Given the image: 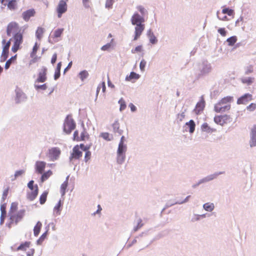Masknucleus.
Wrapping results in <instances>:
<instances>
[{
	"label": "nucleus",
	"instance_id": "1a4fd4ad",
	"mask_svg": "<svg viewBox=\"0 0 256 256\" xmlns=\"http://www.w3.org/2000/svg\"><path fill=\"white\" fill-rule=\"evenodd\" d=\"M206 105V102L204 98L201 97V99L197 102L195 108L194 110V112L196 114L198 115L204 110Z\"/></svg>",
	"mask_w": 256,
	"mask_h": 256
},
{
	"label": "nucleus",
	"instance_id": "37998d69",
	"mask_svg": "<svg viewBox=\"0 0 256 256\" xmlns=\"http://www.w3.org/2000/svg\"><path fill=\"white\" fill-rule=\"evenodd\" d=\"M127 150V146L126 144H118L116 153H126Z\"/></svg>",
	"mask_w": 256,
	"mask_h": 256
},
{
	"label": "nucleus",
	"instance_id": "e2e57ef3",
	"mask_svg": "<svg viewBox=\"0 0 256 256\" xmlns=\"http://www.w3.org/2000/svg\"><path fill=\"white\" fill-rule=\"evenodd\" d=\"M218 32L222 36H225L228 33V31L224 28H220L218 30Z\"/></svg>",
	"mask_w": 256,
	"mask_h": 256
},
{
	"label": "nucleus",
	"instance_id": "bf43d9fd",
	"mask_svg": "<svg viewBox=\"0 0 256 256\" xmlns=\"http://www.w3.org/2000/svg\"><path fill=\"white\" fill-rule=\"evenodd\" d=\"M85 152V154H84V161L85 162H88L90 159L91 158V155H92V153H91V152L90 150V151H86V152Z\"/></svg>",
	"mask_w": 256,
	"mask_h": 256
},
{
	"label": "nucleus",
	"instance_id": "7ed1b4c3",
	"mask_svg": "<svg viewBox=\"0 0 256 256\" xmlns=\"http://www.w3.org/2000/svg\"><path fill=\"white\" fill-rule=\"evenodd\" d=\"M225 173V172H216L214 174H212L208 175L206 176V177H204L202 178V179L198 180V182H196L195 184H194L192 186V188H196L197 186H199L200 184H204L208 182H210L211 180H214V179L216 178L219 175L224 174Z\"/></svg>",
	"mask_w": 256,
	"mask_h": 256
},
{
	"label": "nucleus",
	"instance_id": "c756f323",
	"mask_svg": "<svg viewBox=\"0 0 256 256\" xmlns=\"http://www.w3.org/2000/svg\"><path fill=\"white\" fill-rule=\"evenodd\" d=\"M48 230H46L36 240V244L38 246H40L42 244V242L48 238Z\"/></svg>",
	"mask_w": 256,
	"mask_h": 256
},
{
	"label": "nucleus",
	"instance_id": "4c0bfd02",
	"mask_svg": "<svg viewBox=\"0 0 256 256\" xmlns=\"http://www.w3.org/2000/svg\"><path fill=\"white\" fill-rule=\"evenodd\" d=\"M234 100L233 96H226L222 98L218 103L219 104H224L232 102Z\"/></svg>",
	"mask_w": 256,
	"mask_h": 256
},
{
	"label": "nucleus",
	"instance_id": "0eeeda50",
	"mask_svg": "<svg viewBox=\"0 0 256 256\" xmlns=\"http://www.w3.org/2000/svg\"><path fill=\"white\" fill-rule=\"evenodd\" d=\"M196 122L193 120L186 122L183 126V132H188L190 134H193L196 129Z\"/></svg>",
	"mask_w": 256,
	"mask_h": 256
},
{
	"label": "nucleus",
	"instance_id": "4be33fe9",
	"mask_svg": "<svg viewBox=\"0 0 256 256\" xmlns=\"http://www.w3.org/2000/svg\"><path fill=\"white\" fill-rule=\"evenodd\" d=\"M201 130L202 132H206L208 134H212L214 132H216V130L214 128H212L206 122H204L201 126Z\"/></svg>",
	"mask_w": 256,
	"mask_h": 256
},
{
	"label": "nucleus",
	"instance_id": "5701e85b",
	"mask_svg": "<svg viewBox=\"0 0 256 256\" xmlns=\"http://www.w3.org/2000/svg\"><path fill=\"white\" fill-rule=\"evenodd\" d=\"M64 202L63 200L60 199L54 208V212L56 216L60 214L61 211L62 209Z\"/></svg>",
	"mask_w": 256,
	"mask_h": 256
},
{
	"label": "nucleus",
	"instance_id": "dca6fc26",
	"mask_svg": "<svg viewBox=\"0 0 256 256\" xmlns=\"http://www.w3.org/2000/svg\"><path fill=\"white\" fill-rule=\"evenodd\" d=\"M46 162L44 161H37L35 164V172L41 174L46 168Z\"/></svg>",
	"mask_w": 256,
	"mask_h": 256
},
{
	"label": "nucleus",
	"instance_id": "13d9d810",
	"mask_svg": "<svg viewBox=\"0 0 256 256\" xmlns=\"http://www.w3.org/2000/svg\"><path fill=\"white\" fill-rule=\"evenodd\" d=\"M151 231H152V229H149L148 230L144 231V232H142L141 234H140L138 236H136V238H138L140 237L142 238V237L147 236L150 234Z\"/></svg>",
	"mask_w": 256,
	"mask_h": 256
},
{
	"label": "nucleus",
	"instance_id": "cd10ccee",
	"mask_svg": "<svg viewBox=\"0 0 256 256\" xmlns=\"http://www.w3.org/2000/svg\"><path fill=\"white\" fill-rule=\"evenodd\" d=\"M42 227V224L40 221H38L34 228V236H38L40 232Z\"/></svg>",
	"mask_w": 256,
	"mask_h": 256
},
{
	"label": "nucleus",
	"instance_id": "c03bdc74",
	"mask_svg": "<svg viewBox=\"0 0 256 256\" xmlns=\"http://www.w3.org/2000/svg\"><path fill=\"white\" fill-rule=\"evenodd\" d=\"M88 76V73L86 70L80 71L78 74V76L82 82H84Z\"/></svg>",
	"mask_w": 256,
	"mask_h": 256
},
{
	"label": "nucleus",
	"instance_id": "9b49d317",
	"mask_svg": "<svg viewBox=\"0 0 256 256\" xmlns=\"http://www.w3.org/2000/svg\"><path fill=\"white\" fill-rule=\"evenodd\" d=\"M2 42L4 44V46L1 56V59L2 60L5 61L8 57V50L10 46V41H8V42H6V40H4Z\"/></svg>",
	"mask_w": 256,
	"mask_h": 256
},
{
	"label": "nucleus",
	"instance_id": "3c124183",
	"mask_svg": "<svg viewBox=\"0 0 256 256\" xmlns=\"http://www.w3.org/2000/svg\"><path fill=\"white\" fill-rule=\"evenodd\" d=\"M26 210L24 209L17 210V223L20 221L24 216Z\"/></svg>",
	"mask_w": 256,
	"mask_h": 256
},
{
	"label": "nucleus",
	"instance_id": "09e8293b",
	"mask_svg": "<svg viewBox=\"0 0 256 256\" xmlns=\"http://www.w3.org/2000/svg\"><path fill=\"white\" fill-rule=\"evenodd\" d=\"M40 48V44L38 42H36L32 49V51L30 53V57H33L36 54L37 52Z\"/></svg>",
	"mask_w": 256,
	"mask_h": 256
},
{
	"label": "nucleus",
	"instance_id": "c9c22d12",
	"mask_svg": "<svg viewBox=\"0 0 256 256\" xmlns=\"http://www.w3.org/2000/svg\"><path fill=\"white\" fill-rule=\"evenodd\" d=\"M23 42V36L22 35V33L17 32V51L21 49V44Z\"/></svg>",
	"mask_w": 256,
	"mask_h": 256
},
{
	"label": "nucleus",
	"instance_id": "7c9ffc66",
	"mask_svg": "<svg viewBox=\"0 0 256 256\" xmlns=\"http://www.w3.org/2000/svg\"><path fill=\"white\" fill-rule=\"evenodd\" d=\"M42 176H40V181L42 182H44L46 180H47L49 177L52 174V172L49 170L46 172H44L43 174H41Z\"/></svg>",
	"mask_w": 256,
	"mask_h": 256
},
{
	"label": "nucleus",
	"instance_id": "72a5a7b5",
	"mask_svg": "<svg viewBox=\"0 0 256 256\" xmlns=\"http://www.w3.org/2000/svg\"><path fill=\"white\" fill-rule=\"evenodd\" d=\"M64 31V28H58L56 29L54 32L53 35H52V37L54 38H59L61 37V36L63 34Z\"/></svg>",
	"mask_w": 256,
	"mask_h": 256
},
{
	"label": "nucleus",
	"instance_id": "774afa93",
	"mask_svg": "<svg viewBox=\"0 0 256 256\" xmlns=\"http://www.w3.org/2000/svg\"><path fill=\"white\" fill-rule=\"evenodd\" d=\"M186 110L185 109L183 112H182L181 114H177V118L178 120L180 122H182L183 120V118L185 117V112H186Z\"/></svg>",
	"mask_w": 256,
	"mask_h": 256
},
{
	"label": "nucleus",
	"instance_id": "49530a36",
	"mask_svg": "<svg viewBox=\"0 0 256 256\" xmlns=\"http://www.w3.org/2000/svg\"><path fill=\"white\" fill-rule=\"evenodd\" d=\"M34 88L37 91H40V90H45L48 88V85L47 84L45 83L42 84H36V83H34Z\"/></svg>",
	"mask_w": 256,
	"mask_h": 256
},
{
	"label": "nucleus",
	"instance_id": "bb28decb",
	"mask_svg": "<svg viewBox=\"0 0 256 256\" xmlns=\"http://www.w3.org/2000/svg\"><path fill=\"white\" fill-rule=\"evenodd\" d=\"M114 132L115 133H118L120 135H122L123 133V130L120 128V124L118 120H115L114 124H112Z\"/></svg>",
	"mask_w": 256,
	"mask_h": 256
},
{
	"label": "nucleus",
	"instance_id": "9d476101",
	"mask_svg": "<svg viewBox=\"0 0 256 256\" xmlns=\"http://www.w3.org/2000/svg\"><path fill=\"white\" fill-rule=\"evenodd\" d=\"M38 187L37 184L34 186V190H30L26 193V198L30 201L34 200L38 196Z\"/></svg>",
	"mask_w": 256,
	"mask_h": 256
},
{
	"label": "nucleus",
	"instance_id": "8fccbe9b",
	"mask_svg": "<svg viewBox=\"0 0 256 256\" xmlns=\"http://www.w3.org/2000/svg\"><path fill=\"white\" fill-rule=\"evenodd\" d=\"M118 104L120 105V111L122 112L126 108V104L125 102V100H124L122 98H120L118 102Z\"/></svg>",
	"mask_w": 256,
	"mask_h": 256
},
{
	"label": "nucleus",
	"instance_id": "864d4df0",
	"mask_svg": "<svg viewBox=\"0 0 256 256\" xmlns=\"http://www.w3.org/2000/svg\"><path fill=\"white\" fill-rule=\"evenodd\" d=\"M143 226H144V224L142 223V220L140 218L138 220V222L136 226L134 228L133 232H136L138 231Z\"/></svg>",
	"mask_w": 256,
	"mask_h": 256
},
{
	"label": "nucleus",
	"instance_id": "69168bd1",
	"mask_svg": "<svg viewBox=\"0 0 256 256\" xmlns=\"http://www.w3.org/2000/svg\"><path fill=\"white\" fill-rule=\"evenodd\" d=\"M246 109L250 112H254L256 109V104L255 103H251L246 106Z\"/></svg>",
	"mask_w": 256,
	"mask_h": 256
},
{
	"label": "nucleus",
	"instance_id": "4468645a",
	"mask_svg": "<svg viewBox=\"0 0 256 256\" xmlns=\"http://www.w3.org/2000/svg\"><path fill=\"white\" fill-rule=\"evenodd\" d=\"M222 104L217 103L214 104V110L215 112L219 113L222 112L227 111L230 108V104H228L224 106H222Z\"/></svg>",
	"mask_w": 256,
	"mask_h": 256
},
{
	"label": "nucleus",
	"instance_id": "f704fd0d",
	"mask_svg": "<svg viewBox=\"0 0 256 256\" xmlns=\"http://www.w3.org/2000/svg\"><path fill=\"white\" fill-rule=\"evenodd\" d=\"M68 184V180L64 181L60 186V192L61 194V196H65L66 193V189Z\"/></svg>",
	"mask_w": 256,
	"mask_h": 256
},
{
	"label": "nucleus",
	"instance_id": "e433bc0d",
	"mask_svg": "<svg viewBox=\"0 0 256 256\" xmlns=\"http://www.w3.org/2000/svg\"><path fill=\"white\" fill-rule=\"evenodd\" d=\"M84 136H82V133H80V135L79 136V132L78 130L74 131L72 137L73 140L76 142L84 141Z\"/></svg>",
	"mask_w": 256,
	"mask_h": 256
},
{
	"label": "nucleus",
	"instance_id": "ddd939ff",
	"mask_svg": "<svg viewBox=\"0 0 256 256\" xmlns=\"http://www.w3.org/2000/svg\"><path fill=\"white\" fill-rule=\"evenodd\" d=\"M250 148L256 146V124L251 129L250 133Z\"/></svg>",
	"mask_w": 256,
	"mask_h": 256
},
{
	"label": "nucleus",
	"instance_id": "c85d7f7f",
	"mask_svg": "<svg viewBox=\"0 0 256 256\" xmlns=\"http://www.w3.org/2000/svg\"><path fill=\"white\" fill-rule=\"evenodd\" d=\"M44 32V28L38 26L36 31V38L38 40H40L42 38L43 34Z\"/></svg>",
	"mask_w": 256,
	"mask_h": 256
},
{
	"label": "nucleus",
	"instance_id": "b1692460",
	"mask_svg": "<svg viewBox=\"0 0 256 256\" xmlns=\"http://www.w3.org/2000/svg\"><path fill=\"white\" fill-rule=\"evenodd\" d=\"M62 66V62H58L55 68L54 74V78L55 80H58L60 76V70Z\"/></svg>",
	"mask_w": 256,
	"mask_h": 256
},
{
	"label": "nucleus",
	"instance_id": "f3484780",
	"mask_svg": "<svg viewBox=\"0 0 256 256\" xmlns=\"http://www.w3.org/2000/svg\"><path fill=\"white\" fill-rule=\"evenodd\" d=\"M140 77V76L136 73V72L132 71L130 72L129 75H127L126 76L125 80L127 82H134L136 80H138Z\"/></svg>",
	"mask_w": 256,
	"mask_h": 256
},
{
	"label": "nucleus",
	"instance_id": "680f3d73",
	"mask_svg": "<svg viewBox=\"0 0 256 256\" xmlns=\"http://www.w3.org/2000/svg\"><path fill=\"white\" fill-rule=\"evenodd\" d=\"M146 64V62L144 59H142L140 64V68L142 72H144L145 70Z\"/></svg>",
	"mask_w": 256,
	"mask_h": 256
},
{
	"label": "nucleus",
	"instance_id": "423d86ee",
	"mask_svg": "<svg viewBox=\"0 0 256 256\" xmlns=\"http://www.w3.org/2000/svg\"><path fill=\"white\" fill-rule=\"evenodd\" d=\"M61 154V150L58 147H53L48 150V156L52 161L57 160Z\"/></svg>",
	"mask_w": 256,
	"mask_h": 256
},
{
	"label": "nucleus",
	"instance_id": "393cba45",
	"mask_svg": "<svg viewBox=\"0 0 256 256\" xmlns=\"http://www.w3.org/2000/svg\"><path fill=\"white\" fill-rule=\"evenodd\" d=\"M170 230H164L160 232L154 238H152L149 244L147 246L150 244H152L154 241L157 240H159L160 238H162L166 236H167L170 232Z\"/></svg>",
	"mask_w": 256,
	"mask_h": 256
},
{
	"label": "nucleus",
	"instance_id": "a18cd8bd",
	"mask_svg": "<svg viewBox=\"0 0 256 256\" xmlns=\"http://www.w3.org/2000/svg\"><path fill=\"white\" fill-rule=\"evenodd\" d=\"M222 120L223 118L222 117V115H216L214 118V120L216 124L222 126L224 125V122H223Z\"/></svg>",
	"mask_w": 256,
	"mask_h": 256
},
{
	"label": "nucleus",
	"instance_id": "39448f33",
	"mask_svg": "<svg viewBox=\"0 0 256 256\" xmlns=\"http://www.w3.org/2000/svg\"><path fill=\"white\" fill-rule=\"evenodd\" d=\"M48 68L45 66H42L38 70V72L34 83H43L47 80Z\"/></svg>",
	"mask_w": 256,
	"mask_h": 256
},
{
	"label": "nucleus",
	"instance_id": "0e129e2a",
	"mask_svg": "<svg viewBox=\"0 0 256 256\" xmlns=\"http://www.w3.org/2000/svg\"><path fill=\"white\" fill-rule=\"evenodd\" d=\"M35 13V10L34 9H30L24 12V16H34Z\"/></svg>",
	"mask_w": 256,
	"mask_h": 256
},
{
	"label": "nucleus",
	"instance_id": "ea45409f",
	"mask_svg": "<svg viewBox=\"0 0 256 256\" xmlns=\"http://www.w3.org/2000/svg\"><path fill=\"white\" fill-rule=\"evenodd\" d=\"M48 194V192L47 190H44L40 196L39 201L41 204H44L46 201Z\"/></svg>",
	"mask_w": 256,
	"mask_h": 256
},
{
	"label": "nucleus",
	"instance_id": "a19ab883",
	"mask_svg": "<svg viewBox=\"0 0 256 256\" xmlns=\"http://www.w3.org/2000/svg\"><path fill=\"white\" fill-rule=\"evenodd\" d=\"M254 78L253 77H244L241 78L242 82L244 84L249 86L254 82Z\"/></svg>",
	"mask_w": 256,
	"mask_h": 256
},
{
	"label": "nucleus",
	"instance_id": "2eb2a0df",
	"mask_svg": "<svg viewBox=\"0 0 256 256\" xmlns=\"http://www.w3.org/2000/svg\"><path fill=\"white\" fill-rule=\"evenodd\" d=\"M14 206V204H12L11 207V210L9 213L10 221L8 224V226L10 228H11L12 226H14V222H16V214L13 210Z\"/></svg>",
	"mask_w": 256,
	"mask_h": 256
},
{
	"label": "nucleus",
	"instance_id": "5fc2aeb1",
	"mask_svg": "<svg viewBox=\"0 0 256 256\" xmlns=\"http://www.w3.org/2000/svg\"><path fill=\"white\" fill-rule=\"evenodd\" d=\"M145 28L144 24H140L139 26H136L134 32H138L142 34L143 31Z\"/></svg>",
	"mask_w": 256,
	"mask_h": 256
},
{
	"label": "nucleus",
	"instance_id": "6e6552de",
	"mask_svg": "<svg viewBox=\"0 0 256 256\" xmlns=\"http://www.w3.org/2000/svg\"><path fill=\"white\" fill-rule=\"evenodd\" d=\"M252 100V94L249 93H246L238 98L236 104H246Z\"/></svg>",
	"mask_w": 256,
	"mask_h": 256
},
{
	"label": "nucleus",
	"instance_id": "412c9836",
	"mask_svg": "<svg viewBox=\"0 0 256 256\" xmlns=\"http://www.w3.org/2000/svg\"><path fill=\"white\" fill-rule=\"evenodd\" d=\"M145 20V17H132L130 20L132 24L136 26L144 24Z\"/></svg>",
	"mask_w": 256,
	"mask_h": 256
},
{
	"label": "nucleus",
	"instance_id": "473e14b6",
	"mask_svg": "<svg viewBox=\"0 0 256 256\" xmlns=\"http://www.w3.org/2000/svg\"><path fill=\"white\" fill-rule=\"evenodd\" d=\"M100 137L102 138L103 139L108 142L111 141L114 138L112 134L108 132H101L100 134Z\"/></svg>",
	"mask_w": 256,
	"mask_h": 256
},
{
	"label": "nucleus",
	"instance_id": "aec40b11",
	"mask_svg": "<svg viewBox=\"0 0 256 256\" xmlns=\"http://www.w3.org/2000/svg\"><path fill=\"white\" fill-rule=\"evenodd\" d=\"M147 36L148 38L149 42L151 44H156L158 43V40L151 29L148 30L147 32Z\"/></svg>",
	"mask_w": 256,
	"mask_h": 256
},
{
	"label": "nucleus",
	"instance_id": "f03ea898",
	"mask_svg": "<svg viewBox=\"0 0 256 256\" xmlns=\"http://www.w3.org/2000/svg\"><path fill=\"white\" fill-rule=\"evenodd\" d=\"M200 73L198 74V78H200L204 76H206L209 74L212 70V66L210 64L208 61H204L202 63L199 64L198 65Z\"/></svg>",
	"mask_w": 256,
	"mask_h": 256
},
{
	"label": "nucleus",
	"instance_id": "a211bd4d",
	"mask_svg": "<svg viewBox=\"0 0 256 256\" xmlns=\"http://www.w3.org/2000/svg\"><path fill=\"white\" fill-rule=\"evenodd\" d=\"M26 94L17 86V104L26 102Z\"/></svg>",
	"mask_w": 256,
	"mask_h": 256
},
{
	"label": "nucleus",
	"instance_id": "de8ad7c7",
	"mask_svg": "<svg viewBox=\"0 0 256 256\" xmlns=\"http://www.w3.org/2000/svg\"><path fill=\"white\" fill-rule=\"evenodd\" d=\"M78 146L81 148L82 152L90 151V148L92 146V143L85 145L84 144H78Z\"/></svg>",
	"mask_w": 256,
	"mask_h": 256
},
{
	"label": "nucleus",
	"instance_id": "20e7f679",
	"mask_svg": "<svg viewBox=\"0 0 256 256\" xmlns=\"http://www.w3.org/2000/svg\"><path fill=\"white\" fill-rule=\"evenodd\" d=\"M82 150L78 146V144L74 146L69 158L70 162L72 163L74 160H80L82 157Z\"/></svg>",
	"mask_w": 256,
	"mask_h": 256
},
{
	"label": "nucleus",
	"instance_id": "2f4dec72",
	"mask_svg": "<svg viewBox=\"0 0 256 256\" xmlns=\"http://www.w3.org/2000/svg\"><path fill=\"white\" fill-rule=\"evenodd\" d=\"M126 153H116V162L119 164H122L126 159Z\"/></svg>",
	"mask_w": 256,
	"mask_h": 256
},
{
	"label": "nucleus",
	"instance_id": "f257e3e1",
	"mask_svg": "<svg viewBox=\"0 0 256 256\" xmlns=\"http://www.w3.org/2000/svg\"><path fill=\"white\" fill-rule=\"evenodd\" d=\"M76 122L72 117L71 114H68L64 120L62 126V130L64 133L70 134L76 128Z\"/></svg>",
	"mask_w": 256,
	"mask_h": 256
},
{
	"label": "nucleus",
	"instance_id": "338daca9",
	"mask_svg": "<svg viewBox=\"0 0 256 256\" xmlns=\"http://www.w3.org/2000/svg\"><path fill=\"white\" fill-rule=\"evenodd\" d=\"M253 67V66L250 64L245 68V74H250L252 73L254 70Z\"/></svg>",
	"mask_w": 256,
	"mask_h": 256
},
{
	"label": "nucleus",
	"instance_id": "603ef678",
	"mask_svg": "<svg viewBox=\"0 0 256 256\" xmlns=\"http://www.w3.org/2000/svg\"><path fill=\"white\" fill-rule=\"evenodd\" d=\"M248 17H239L236 22V26H240L243 22H246Z\"/></svg>",
	"mask_w": 256,
	"mask_h": 256
},
{
	"label": "nucleus",
	"instance_id": "052dcab7",
	"mask_svg": "<svg viewBox=\"0 0 256 256\" xmlns=\"http://www.w3.org/2000/svg\"><path fill=\"white\" fill-rule=\"evenodd\" d=\"M246 44V42L245 40H242L240 42L236 43L234 44V46L232 49V51L234 50L235 49L240 47V46H244Z\"/></svg>",
	"mask_w": 256,
	"mask_h": 256
},
{
	"label": "nucleus",
	"instance_id": "79ce46f5",
	"mask_svg": "<svg viewBox=\"0 0 256 256\" xmlns=\"http://www.w3.org/2000/svg\"><path fill=\"white\" fill-rule=\"evenodd\" d=\"M203 208L208 212H212L214 208V206L213 203L206 202L203 204Z\"/></svg>",
	"mask_w": 256,
	"mask_h": 256
},
{
	"label": "nucleus",
	"instance_id": "58836bf2",
	"mask_svg": "<svg viewBox=\"0 0 256 256\" xmlns=\"http://www.w3.org/2000/svg\"><path fill=\"white\" fill-rule=\"evenodd\" d=\"M237 36H232L228 38L226 42L228 45L229 46H234L237 41Z\"/></svg>",
	"mask_w": 256,
	"mask_h": 256
},
{
	"label": "nucleus",
	"instance_id": "6ab92c4d",
	"mask_svg": "<svg viewBox=\"0 0 256 256\" xmlns=\"http://www.w3.org/2000/svg\"><path fill=\"white\" fill-rule=\"evenodd\" d=\"M116 44L114 38H112L110 42L102 46L100 50L103 51H110L113 50Z\"/></svg>",
	"mask_w": 256,
	"mask_h": 256
},
{
	"label": "nucleus",
	"instance_id": "4d7b16f0",
	"mask_svg": "<svg viewBox=\"0 0 256 256\" xmlns=\"http://www.w3.org/2000/svg\"><path fill=\"white\" fill-rule=\"evenodd\" d=\"M222 117L223 118V122H224V124H228V122H230L232 121V118H230V116L228 114H224L222 115Z\"/></svg>",
	"mask_w": 256,
	"mask_h": 256
},
{
	"label": "nucleus",
	"instance_id": "6e6d98bb",
	"mask_svg": "<svg viewBox=\"0 0 256 256\" xmlns=\"http://www.w3.org/2000/svg\"><path fill=\"white\" fill-rule=\"evenodd\" d=\"M222 12L223 14H228L229 16H232L234 14V10L229 8H224Z\"/></svg>",
	"mask_w": 256,
	"mask_h": 256
},
{
	"label": "nucleus",
	"instance_id": "a878e982",
	"mask_svg": "<svg viewBox=\"0 0 256 256\" xmlns=\"http://www.w3.org/2000/svg\"><path fill=\"white\" fill-rule=\"evenodd\" d=\"M31 242L30 241H25L22 242L20 244L17 246V251L23 250L26 251L28 248L30 247Z\"/></svg>",
	"mask_w": 256,
	"mask_h": 256
},
{
	"label": "nucleus",
	"instance_id": "f8f14e48",
	"mask_svg": "<svg viewBox=\"0 0 256 256\" xmlns=\"http://www.w3.org/2000/svg\"><path fill=\"white\" fill-rule=\"evenodd\" d=\"M66 0L60 1L56 8V12L58 16H60L64 13L67 10V4Z\"/></svg>",
	"mask_w": 256,
	"mask_h": 256
}]
</instances>
